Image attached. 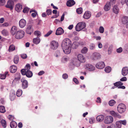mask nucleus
<instances>
[{
  "label": "nucleus",
  "mask_w": 128,
  "mask_h": 128,
  "mask_svg": "<svg viewBox=\"0 0 128 128\" xmlns=\"http://www.w3.org/2000/svg\"><path fill=\"white\" fill-rule=\"evenodd\" d=\"M126 108L125 105L122 103L119 104L117 107L118 110L120 113L124 112L125 111Z\"/></svg>",
  "instance_id": "obj_4"
},
{
  "label": "nucleus",
  "mask_w": 128,
  "mask_h": 128,
  "mask_svg": "<svg viewBox=\"0 0 128 128\" xmlns=\"http://www.w3.org/2000/svg\"><path fill=\"white\" fill-rule=\"evenodd\" d=\"M123 84L120 81L116 82L114 84V86H116V87H118L122 85Z\"/></svg>",
  "instance_id": "obj_34"
},
{
  "label": "nucleus",
  "mask_w": 128,
  "mask_h": 128,
  "mask_svg": "<svg viewBox=\"0 0 128 128\" xmlns=\"http://www.w3.org/2000/svg\"><path fill=\"white\" fill-rule=\"evenodd\" d=\"M72 42L68 38H66L62 41V46L64 52L66 54H70L71 51Z\"/></svg>",
  "instance_id": "obj_1"
},
{
  "label": "nucleus",
  "mask_w": 128,
  "mask_h": 128,
  "mask_svg": "<svg viewBox=\"0 0 128 128\" xmlns=\"http://www.w3.org/2000/svg\"><path fill=\"white\" fill-rule=\"evenodd\" d=\"M86 26V24L84 22H80L78 23L76 27V31H80L84 28Z\"/></svg>",
  "instance_id": "obj_3"
},
{
  "label": "nucleus",
  "mask_w": 128,
  "mask_h": 128,
  "mask_svg": "<svg viewBox=\"0 0 128 128\" xmlns=\"http://www.w3.org/2000/svg\"><path fill=\"white\" fill-rule=\"evenodd\" d=\"M50 44L51 48L53 50L56 49L58 46V42L55 41H52L50 43Z\"/></svg>",
  "instance_id": "obj_7"
},
{
  "label": "nucleus",
  "mask_w": 128,
  "mask_h": 128,
  "mask_svg": "<svg viewBox=\"0 0 128 128\" xmlns=\"http://www.w3.org/2000/svg\"><path fill=\"white\" fill-rule=\"evenodd\" d=\"M34 34L37 35V36L38 38L40 36L41 34L40 32L38 31H35L34 32Z\"/></svg>",
  "instance_id": "obj_42"
},
{
  "label": "nucleus",
  "mask_w": 128,
  "mask_h": 128,
  "mask_svg": "<svg viewBox=\"0 0 128 128\" xmlns=\"http://www.w3.org/2000/svg\"><path fill=\"white\" fill-rule=\"evenodd\" d=\"M10 126L12 128H16L17 124L16 122L14 121H12L10 123Z\"/></svg>",
  "instance_id": "obj_28"
},
{
  "label": "nucleus",
  "mask_w": 128,
  "mask_h": 128,
  "mask_svg": "<svg viewBox=\"0 0 128 128\" xmlns=\"http://www.w3.org/2000/svg\"><path fill=\"white\" fill-rule=\"evenodd\" d=\"M88 51V48L86 47H84L81 50V52L82 53L85 54Z\"/></svg>",
  "instance_id": "obj_40"
},
{
  "label": "nucleus",
  "mask_w": 128,
  "mask_h": 128,
  "mask_svg": "<svg viewBox=\"0 0 128 128\" xmlns=\"http://www.w3.org/2000/svg\"><path fill=\"white\" fill-rule=\"evenodd\" d=\"M68 76L66 74H64L62 75V77L64 79H66L68 78Z\"/></svg>",
  "instance_id": "obj_58"
},
{
  "label": "nucleus",
  "mask_w": 128,
  "mask_h": 128,
  "mask_svg": "<svg viewBox=\"0 0 128 128\" xmlns=\"http://www.w3.org/2000/svg\"><path fill=\"white\" fill-rule=\"evenodd\" d=\"M14 6V4L13 1L11 0H8L6 6L7 8H10L11 10L13 8V7Z\"/></svg>",
  "instance_id": "obj_12"
},
{
  "label": "nucleus",
  "mask_w": 128,
  "mask_h": 128,
  "mask_svg": "<svg viewBox=\"0 0 128 128\" xmlns=\"http://www.w3.org/2000/svg\"><path fill=\"white\" fill-rule=\"evenodd\" d=\"M119 121H120L121 124H122L124 125H125L126 124V120H120Z\"/></svg>",
  "instance_id": "obj_56"
},
{
  "label": "nucleus",
  "mask_w": 128,
  "mask_h": 128,
  "mask_svg": "<svg viewBox=\"0 0 128 128\" xmlns=\"http://www.w3.org/2000/svg\"><path fill=\"white\" fill-rule=\"evenodd\" d=\"M68 60V58L66 57H63L62 58V60L63 62H64L67 61Z\"/></svg>",
  "instance_id": "obj_60"
},
{
  "label": "nucleus",
  "mask_w": 128,
  "mask_h": 128,
  "mask_svg": "<svg viewBox=\"0 0 128 128\" xmlns=\"http://www.w3.org/2000/svg\"><path fill=\"white\" fill-rule=\"evenodd\" d=\"M122 49L121 47H120L119 48L116 50V52L118 53H120L122 52Z\"/></svg>",
  "instance_id": "obj_55"
},
{
  "label": "nucleus",
  "mask_w": 128,
  "mask_h": 128,
  "mask_svg": "<svg viewBox=\"0 0 128 128\" xmlns=\"http://www.w3.org/2000/svg\"><path fill=\"white\" fill-rule=\"evenodd\" d=\"M78 60L75 59L73 62L77 66H79L80 63L79 62H83L85 61V59L83 55L81 54H78L77 56Z\"/></svg>",
  "instance_id": "obj_2"
},
{
  "label": "nucleus",
  "mask_w": 128,
  "mask_h": 128,
  "mask_svg": "<svg viewBox=\"0 0 128 128\" xmlns=\"http://www.w3.org/2000/svg\"><path fill=\"white\" fill-rule=\"evenodd\" d=\"M15 96L14 94H12L10 96V98L11 100H13L15 98Z\"/></svg>",
  "instance_id": "obj_47"
},
{
  "label": "nucleus",
  "mask_w": 128,
  "mask_h": 128,
  "mask_svg": "<svg viewBox=\"0 0 128 128\" xmlns=\"http://www.w3.org/2000/svg\"><path fill=\"white\" fill-rule=\"evenodd\" d=\"M26 32L28 34H30L33 32V30L32 28V26L30 25L28 26Z\"/></svg>",
  "instance_id": "obj_15"
},
{
  "label": "nucleus",
  "mask_w": 128,
  "mask_h": 128,
  "mask_svg": "<svg viewBox=\"0 0 128 128\" xmlns=\"http://www.w3.org/2000/svg\"><path fill=\"white\" fill-rule=\"evenodd\" d=\"M5 3V0H0V5H4Z\"/></svg>",
  "instance_id": "obj_53"
},
{
  "label": "nucleus",
  "mask_w": 128,
  "mask_h": 128,
  "mask_svg": "<svg viewBox=\"0 0 128 128\" xmlns=\"http://www.w3.org/2000/svg\"><path fill=\"white\" fill-rule=\"evenodd\" d=\"M20 73H17L15 75V79L16 80H18L20 79Z\"/></svg>",
  "instance_id": "obj_43"
},
{
  "label": "nucleus",
  "mask_w": 128,
  "mask_h": 128,
  "mask_svg": "<svg viewBox=\"0 0 128 128\" xmlns=\"http://www.w3.org/2000/svg\"><path fill=\"white\" fill-rule=\"evenodd\" d=\"M113 121V118L111 116H107L105 118L104 122L106 124H109L112 123Z\"/></svg>",
  "instance_id": "obj_6"
},
{
  "label": "nucleus",
  "mask_w": 128,
  "mask_h": 128,
  "mask_svg": "<svg viewBox=\"0 0 128 128\" xmlns=\"http://www.w3.org/2000/svg\"><path fill=\"white\" fill-rule=\"evenodd\" d=\"M20 56L23 59H26L27 57L26 54H21Z\"/></svg>",
  "instance_id": "obj_54"
},
{
  "label": "nucleus",
  "mask_w": 128,
  "mask_h": 128,
  "mask_svg": "<svg viewBox=\"0 0 128 128\" xmlns=\"http://www.w3.org/2000/svg\"><path fill=\"white\" fill-rule=\"evenodd\" d=\"M73 80L74 81L76 84H78L79 83V82L77 79L76 78H73Z\"/></svg>",
  "instance_id": "obj_59"
},
{
  "label": "nucleus",
  "mask_w": 128,
  "mask_h": 128,
  "mask_svg": "<svg viewBox=\"0 0 128 128\" xmlns=\"http://www.w3.org/2000/svg\"><path fill=\"white\" fill-rule=\"evenodd\" d=\"M15 46L13 45L12 44L10 46L8 51L10 52H11L15 50Z\"/></svg>",
  "instance_id": "obj_33"
},
{
  "label": "nucleus",
  "mask_w": 128,
  "mask_h": 128,
  "mask_svg": "<svg viewBox=\"0 0 128 128\" xmlns=\"http://www.w3.org/2000/svg\"><path fill=\"white\" fill-rule=\"evenodd\" d=\"M52 30L49 31L46 34L44 35V36L45 37L48 36L52 33Z\"/></svg>",
  "instance_id": "obj_48"
},
{
  "label": "nucleus",
  "mask_w": 128,
  "mask_h": 128,
  "mask_svg": "<svg viewBox=\"0 0 128 128\" xmlns=\"http://www.w3.org/2000/svg\"><path fill=\"white\" fill-rule=\"evenodd\" d=\"M122 72L123 76H126L128 73V68L127 67H124L122 69Z\"/></svg>",
  "instance_id": "obj_16"
},
{
  "label": "nucleus",
  "mask_w": 128,
  "mask_h": 128,
  "mask_svg": "<svg viewBox=\"0 0 128 128\" xmlns=\"http://www.w3.org/2000/svg\"><path fill=\"white\" fill-rule=\"evenodd\" d=\"M99 31L100 33H102L104 31V28L102 26H100L99 29Z\"/></svg>",
  "instance_id": "obj_51"
},
{
  "label": "nucleus",
  "mask_w": 128,
  "mask_h": 128,
  "mask_svg": "<svg viewBox=\"0 0 128 128\" xmlns=\"http://www.w3.org/2000/svg\"><path fill=\"white\" fill-rule=\"evenodd\" d=\"M116 124V128H121L122 125L120 121H117Z\"/></svg>",
  "instance_id": "obj_35"
},
{
  "label": "nucleus",
  "mask_w": 128,
  "mask_h": 128,
  "mask_svg": "<svg viewBox=\"0 0 128 128\" xmlns=\"http://www.w3.org/2000/svg\"><path fill=\"white\" fill-rule=\"evenodd\" d=\"M22 90L20 89H18L16 92V95L18 97L20 96L22 94Z\"/></svg>",
  "instance_id": "obj_38"
},
{
  "label": "nucleus",
  "mask_w": 128,
  "mask_h": 128,
  "mask_svg": "<svg viewBox=\"0 0 128 128\" xmlns=\"http://www.w3.org/2000/svg\"><path fill=\"white\" fill-rule=\"evenodd\" d=\"M64 13L63 14L61 18L60 21H62L64 20Z\"/></svg>",
  "instance_id": "obj_63"
},
{
  "label": "nucleus",
  "mask_w": 128,
  "mask_h": 128,
  "mask_svg": "<svg viewBox=\"0 0 128 128\" xmlns=\"http://www.w3.org/2000/svg\"><path fill=\"white\" fill-rule=\"evenodd\" d=\"M2 33L5 36L6 35L8 34V32L5 29L3 30L2 31Z\"/></svg>",
  "instance_id": "obj_49"
},
{
  "label": "nucleus",
  "mask_w": 128,
  "mask_h": 128,
  "mask_svg": "<svg viewBox=\"0 0 128 128\" xmlns=\"http://www.w3.org/2000/svg\"><path fill=\"white\" fill-rule=\"evenodd\" d=\"M104 118V116L102 115L98 116L96 117V120L98 122H101L102 121Z\"/></svg>",
  "instance_id": "obj_27"
},
{
  "label": "nucleus",
  "mask_w": 128,
  "mask_h": 128,
  "mask_svg": "<svg viewBox=\"0 0 128 128\" xmlns=\"http://www.w3.org/2000/svg\"><path fill=\"white\" fill-rule=\"evenodd\" d=\"M17 31V28L16 27L14 26L12 27L10 33L13 35H14Z\"/></svg>",
  "instance_id": "obj_25"
},
{
  "label": "nucleus",
  "mask_w": 128,
  "mask_h": 128,
  "mask_svg": "<svg viewBox=\"0 0 128 128\" xmlns=\"http://www.w3.org/2000/svg\"><path fill=\"white\" fill-rule=\"evenodd\" d=\"M26 20L24 19H21L19 22V26L21 28H23L26 25Z\"/></svg>",
  "instance_id": "obj_14"
},
{
  "label": "nucleus",
  "mask_w": 128,
  "mask_h": 128,
  "mask_svg": "<svg viewBox=\"0 0 128 128\" xmlns=\"http://www.w3.org/2000/svg\"><path fill=\"white\" fill-rule=\"evenodd\" d=\"M111 70V68L110 66H108L106 67L105 69V71L107 73L110 72Z\"/></svg>",
  "instance_id": "obj_39"
},
{
  "label": "nucleus",
  "mask_w": 128,
  "mask_h": 128,
  "mask_svg": "<svg viewBox=\"0 0 128 128\" xmlns=\"http://www.w3.org/2000/svg\"><path fill=\"white\" fill-rule=\"evenodd\" d=\"M54 55L56 57H58L60 56V53L59 50H57Z\"/></svg>",
  "instance_id": "obj_46"
},
{
  "label": "nucleus",
  "mask_w": 128,
  "mask_h": 128,
  "mask_svg": "<svg viewBox=\"0 0 128 128\" xmlns=\"http://www.w3.org/2000/svg\"><path fill=\"white\" fill-rule=\"evenodd\" d=\"M18 56L15 57L14 59V63L16 64H17L18 61Z\"/></svg>",
  "instance_id": "obj_44"
},
{
  "label": "nucleus",
  "mask_w": 128,
  "mask_h": 128,
  "mask_svg": "<svg viewBox=\"0 0 128 128\" xmlns=\"http://www.w3.org/2000/svg\"><path fill=\"white\" fill-rule=\"evenodd\" d=\"M113 12L116 14H118L119 12V9L117 5H115L112 9Z\"/></svg>",
  "instance_id": "obj_22"
},
{
  "label": "nucleus",
  "mask_w": 128,
  "mask_h": 128,
  "mask_svg": "<svg viewBox=\"0 0 128 128\" xmlns=\"http://www.w3.org/2000/svg\"><path fill=\"white\" fill-rule=\"evenodd\" d=\"M10 72L12 73L15 72L16 71L17 68L15 66L13 65L10 66Z\"/></svg>",
  "instance_id": "obj_26"
},
{
  "label": "nucleus",
  "mask_w": 128,
  "mask_h": 128,
  "mask_svg": "<svg viewBox=\"0 0 128 128\" xmlns=\"http://www.w3.org/2000/svg\"><path fill=\"white\" fill-rule=\"evenodd\" d=\"M127 80V78L126 77H124L120 79V80L122 81H125Z\"/></svg>",
  "instance_id": "obj_61"
},
{
  "label": "nucleus",
  "mask_w": 128,
  "mask_h": 128,
  "mask_svg": "<svg viewBox=\"0 0 128 128\" xmlns=\"http://www.w3.org/2000/svg\"><path fill=\"white\" fill-rule=\"evenodd\" d=\"M29 10V8H26L24 9L23 11L24 13H27L28 12Z\"/></svg>",
  "instance_id": "obj_52"
},
{
  "label": "nucleus",
  "mask_w": 128,
  "mask_h": 128,
  "mask_svg": "<svg viewBox=\"0 0 128 128\" xmlns=\"http://www.w3.org/2000/svg\"><path fill=\"white\" fill-rule=\"evenodd\" d=\"M37 14V12H34V13H32V14H31V15H32V16L33 17H34L36 16V15Z\"/></svg>",
  "instance_id": "obj_62"
},
{
  "label": "nucleus",
  "mask_w": 128,
  "mask_h": 128,
  "mask_svg": "<svg viewBox=\"0 0 128 128\" xmlns=\"http://www.w3.org/2000/svg\"><path fill=\"white\" fill-rule=\"evenodd\" d=\"M64 32L63 29L60 27L58 28L56 30V35H60Z\"/></svg>",
  "instance_id": "obj_17"
},
{
  "label": "nucleus",
  "mask_w": 128,
  "mask_h": 128,
  "mask_svg": "<svg viewBox=\"0 0 128 128\" xmlns=\"http://www.w3.org/2000/svg\"><path fill=\"white\" fill-rule=\"evenodd\" d=\"M30 65L29 64H27L26 65L24 69H23L21 70L20 71L21 72H23V71L24 72L26 71L30 70Z\"/></svg>",
  "instance_id": "obj_23"
},
{
  "label": "nucleus",
  "mask_w": 128,
  "mask_h": 128,
  "mask_svg": "<svg viewBox=\"0 0 128 128\" xmlns=\"http://www.w3.org/2000/svg\"><path fill=\"white\" fill-rule=\"evenodd\" d=\"M105 65L104 62H101L98 63L96 65V68L99 69H102L105 67Z\"/></svg>",
  "instance_id": "obj_11"
},
{
  "label": "nucleus",
  "mask_w": 128,
  "mask_h": 128,
  "mask_svg": "<svg viewBox=\"0 0 128 128\" xmlns=\"http://www.w3.org/2000/svg\"><path fill=\"white\" fill-rule=\"evenodd\" d=\"M76 12L78 14H81L82 12V8H77L76 10Z\"/></svg>",
  "instance_id": "obj_41"
},
{
  "label": "nucleus",
  "mask_w": 128,
  "mask_h": 128,
  "mask_svg": "<svg viewBox=\"0 0 128 128\" xmlns=\"http://www.w3.org/2000/svg\"><path fill=\"white\" fill-rule=\"evenodd\" d=\"M91 15V14L90 12H86L84 15L83 17L85 19H88L90 17Z\"/></svg>",
  "instance_id": "obj_21"
},
{
  "label": "nucleus",
  "mask_w": 128,
  "mask_h": 128,
  "mask_svg": "<svg viewBox=\"0 0 128 128\" xmlns=\"http://www.w3.org/2000/svg\"><path fill=\"white\" fill-rule=\"evenodd\" d=\"M110 7V2H107L104 7V10L106 11H108L109 10Z\"/></svg>",
  "instance_id": "obj_24"
},
{
  "label": "nucleus",
  "mask_w": 128,
  "mask_h": 128,
  "mask_svg": "<svg viewBox=\"0 0 128 128\" xmlns=\"http://www.w3.org/2000/svg\"><path fill=\"white\" fill-rule=\"evenodd\" d=\"M24 32L22 30H20L17 32L15 35V38L17 39L22 38L24 36Z\"/></svg>",
  "instance_id": "obj_5"
},
{
  "label": "nucleus",
  "mask_w": 128,
  "mask_h": 128,
  "mask_svg": "<svg viewBox=\"0 0 128 128\" xmlns=\"http://www.w3.org/2000/svg\"><path fill=\"white\" fill-rule=\"evenodd\" d=\"M0 122L4 128H5L6 127V121L5 120L3 119L0 120Z\"/></svg>",
  "instance_id": "obj_31"
},
{
  "label": "nucleus",
  "mask_w": 128,
  "mask_h": 128,
  "mask_svg": "<svg viewBox=\"0 0 128 128\" xmlns=\"http://www.w3.org/2000/svg\"><path fill=\"white\" fill-rule=\"evenodd\" d=\"M46 12L47 14L48 15L52 13V10L50 9L47 10Z\"/></svg>",
  "instance_id": "obj_57"
},
{
  "label": "nucleus",
  "mask_w": 128,
  "mask_h": 128,
  "mask_svg": "<svg viewBox=\"0 0 128 128\" xmlns=\"http://www.w3.org/2000/svg\"><path fill=\"white\" fill-rule=\"evenodd\" d=\"M89 122L90 124H92L94 122V120L92 118H90L89 119Z\"/></svg>",
  "instance_id": "obj_64"
},
{
  "label": "nucleus",
  "mask_w": 128,
  "mask_h": 128,
  "mask_svg": "<svg viewBox=\"0 0 128 128\" xmlns=\"http://www.w3.org/2000/svg\"><path fill=\"white\" fill-rule=\"evenodd\" d=\"M9 25V24L7 22H5L3 24L0 25V26L1 27H7Z\"/></svg>",
  "instance_id": "obj_45"
},
{
  "label": "nucleus",
  "mask_w": 128,
  "mask_h": 128,
  "mask_svg": "<svg viewBox=\"0 0 128 128\" xmlns=\"http://www.w3.org/2000/svg\"><path fill=\"white\" fill-rule=\"evenodd\" d=\"M95 47V45L94 44H91L90 45V48L91 50L94 49Z\"/></svg>",
  "instance_id": "obj_50"
},
{
  "label": "nucleus",
  "mask_w": 128,
  "mask_h": 128,
  "mask_svg": "<svg viewBox=\"0 0 128 128\" xmlns=\"http://www.w3.org/2000/svg\"><path fill=\"white\" fill-rule=\"evenodd\" d=\"M110 114L115 117H117L119 118H121V116L118 113H116L113 110L111 111L110 112Z\"/></svg>",
  "instance_id": "obj_20"
},
{
  "label": "nucleus",
  "mask_w": 128,
  "mask_h": 128,
  "mask_svg": "<svg viewBox=\"0 0 128 128\" xmlns=\"http://www.w3.org/2000/svg\"><path fill=\"white\" fill-rule=\"evenodd\" d=\"M92 58L94 60L99 59L100 58V56L99 53L94 52L92 55Z\"/></svg>",
  "instance_id": "obj_13"
},
{
  "label": "nucleus",
  "mask_w": 128,
  "mask_h": 128,
  "mask_svg": "<svg viewBox=\"0 0 128 128\" xmlns=\"http://www.w3.org/2000/svg\"><path fill=\"white\" fill-rule=\"evenodd\" d=\"M6 112L4 107L3 106H0V112L4 113Z\"/></svg>",
  "instance_id": "obj_37"
},
{
  "label": "nucleus",
  "mask_w": 128,
  "mask_h": 128,
  "mask_svg": "<svg viewBox=\"0 0 128 128\" xmlns=\"http://www.w3.org/2000/svg\"><path fill=\"white\" fill-rule=\"evenodd\" d=\"M22 8V6L20 4H18L16 6L15 9L18 12H20Z\"/></svg>",
  "instance_id": "obj_19"
},
{
  "label": "nucleus",
  "mask_w": 128,
  "mask_h": 128,
  "mask_svg": "<svg viewBox=\"0 0 128 128\" xmlns=\"http://www.w3.org/2000/svg\"><path fill=\"white\" fill-rule=\"evenodd\" d=\"M40 41V38L38 37L34 38L33 39V42L36 44H37L39 43Z\"/></svg>",
  "instance_id": "obj_30"
},
{
  "label": "nucleus",
  "mask_w": 128,
  "mask_h": 128,
  "mask_svg": "<svg viewBox=\"0 0 128 128\" xmlns=\"http://www.w3.org/2000/svg\"><path fill=\"white\" fill-rule=\"evenodd\" d=\"M85 68L88 70L91 71L94 70L95 69L94 66L91 64H86V65Z\"/></svg>",
  "instance_id": "obj_10"
},
{
  "label": "nucleus",
  "mask_w": 128,
  "mask_h": 128,
  "mask_svg": "<svg viewBox=\"0 0 128 128\" xmlns=\"http://www.w3.org/2000/svg\"><path fill=\"white\" fill-rule=\"evenodd\" d=\"M116 103V102L113 100H110L108 102L109 105L112 106H113Z\"/></svg>",
  "instance_id": "obj_36"
},
{
  "label": "nucleus",
  "mask_w": 128,
  "mask_h": 128,
  "mask_svg": "<svg viewBox=\"0 0 128 128\" xmlns=\"http://www.w3.org/2000/svg\"><path fill=\"white\" fill-rule=\"evenodd\" d=\"M8 72H6L5 74H0V78L2 79H4L6 78V75L8 74Z\"/></svg>",
  "instance_id": "obj_32"
},
{
  "label": "nucleus",
  "mask_w": 128,
  "mask_h": 128,
  "mask_svg": "<svg viewBox=\"0 0 128 128\" xmlns=\"http://www.w3.org/2000/svg\"><path fill=\"white\" fill-rule=\"evenodd\" d=\"M21 73L22 75H26L27 77L29 78L31 77L33 75L32 72L30 70L26 71L25 72H24V71H23V72Z\"/></svg>",
  "instance_id": "obj_8"
},
{
  "label": "nucleus",
  "mask_w": 128,
  "mask_h": 128,
  "mask_svg": "<svg viewBox=\"0 0 128 128\" xmlns=\"http://www.w3.org/2000/svg\"><path fill=\"white\" fill-rule=\"evenodd\" d=\"M75 4V2L73 0H69L66 3V5L68 6H71Z\"/></svg>",
  "instance_id": "obj_18"
},
{
  "label": "nucleus",
  "mask_w": 128,
  "mask_h": 128,
  "mask_svg": "<svg viewBox=\"0 0 128 128\" xmlns=\"http://www.w3.org/2000/svg\"><path fill=\"white\" fill-rule=\"evenodd\" d=\"M128 21V18L126 16H124L122 19V22L124 24H126Z\"/></svg>",
  "instance_id": "obj_29"
},
{
  "label": "nucleus",
  "mask_w": 128,
  "mask_h": 128,
  "mask_svg": "<svg viewBox=\"0 0 128 128\" xmlns=\"http://www.w3.org/2000/svg\"><path fill=\"white\" fill-rule=\"evenodd\" d=\"M21 82H22V87L24 88H26L28 86V83L27 81L24 78L21 79Z\"/></svg>",
  "instance_id": "obj_9"
}]
</instances>
